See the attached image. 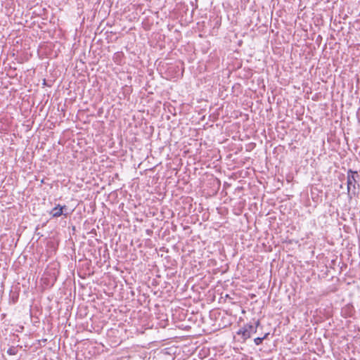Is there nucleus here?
<instances>
[{
	"label": "nucleus",
	"instance_id": "nucleus-1",
	"mask_svg": "<svg viewBox=\"0 0 360 360\" xmlns=\"http://www.w3.org/2000/svg\"><path fill=\"white\" fill-rule=\"evenodd\" d=\"M259 325V321H257L256 326L250 324L245 325L243 328L239 330L238 335H242L244 339H248L251 337L253 333L257 332V326Z\"/></svg>",
	"mask_w": 360,
	"mask_h": 360
},
{
	"label": "nucleus",
	"instance_id": "nucleus-2",
	"mask_svg": "<svg viewBox=\"0 0 360 360\" xmlns=\"http://www.w3.org/2000/svg\"><path fill=\"white\" fill-rule=\"evenodd\" d=\"M358 174L356 172H353L352 170H349L347 174V191L348 193L352 191V192L354 193L356 191V178L358 176Z\"/></svg>",
	"mask_w": 360,
	"mask_h": 360
},
{
	"label": "nucleus",
	"instance_id": "nucleus-3",
	"mask_svg": "<svg viewBox=\"0 0 360 360\" xmlns=\"http://www.w3.org/2000/svg\"><path fill=\"white\" fill-rule=\"evenodd\" d=\"M65 206L61 207L59 205L51 210L50 214L53 217H58L63 214V210Z\"/></svg>",
	"mask_w": 360,
	"mask_h": 360
},
{
	"label": "nucleus",
	"instance_id": "nucleus-4",
	"mask_svg": "<svg viewBox=\"0 0 360 360\" xmlns=\"http://www.w3.org/2000/svg\"><path fill=\"white\" fill-rule=\"evenodd\" d=\"M266 335H267V334H266L263 338H255L254 342H255V345H260L262 342L263 340L266 338Z\"/></svg>",
	"mask_w": 360,
	"mask_h": 360
},
{
	"label": "nucleus",
	"instance_id": "nucleus-5",
	"mask_svg": "<svg viewBox=\"0 0 360 360\" xmlns=\"http://www.w3.org/2000/svg\"><path fill=\"white\" fill-rule=\"evenodd\" d=\"M8 353L9 354H15V349L14 348H10L8 350Z\"/></svg>",
	"mask_w": 360,
	"mask_h": 360
}]
</instances>
